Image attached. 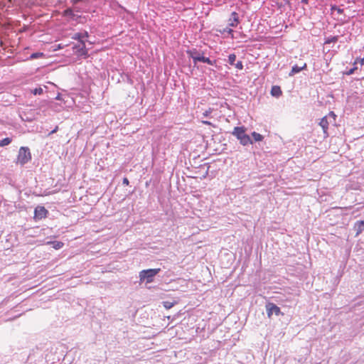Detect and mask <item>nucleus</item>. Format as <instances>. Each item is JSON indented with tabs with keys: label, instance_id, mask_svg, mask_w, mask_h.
Segmentation results:
<instances>
[{
	"label": "nucleus",
	"instance_id": "nucleus-29",
	"mask_svg": "<svg viewBox=\"0 0 364 364\" xmlns=\"http://www.w3.org/2000/svg\"><path fill=\"white\" fill-rule=\"evenodd\" d=\"M123 184L125 185V186H128L129 182V180L127 178H123V181H122Z\"/></svg>",
	"mask_w": 364,
	"mask_h": 364
},
{
	"label": "nucleus",
	"instance_id": "nucleus-28",
	"mask_svg": "<svg viewBox=\"0 0 364 364\" xmlns=\"http://www.w3.org/2000/svg\"><path fill=\"white\" fill-rule=\"evenodd\" d=\"M359 61L360 63L363 65H364V58H361V59H358L357 58L355 62H354V65H355L357 63V62Z\"/></svg>",
	"mask_w": 364,
	"mask_h": 364
},
{
	"label": "nucleus",
	"instance_id": "nucleus-20",
	"mask_svg": "<svg viewBox=\"0 0 364 364\" xmlns=\"http://www.w3.org/2000/svg\"><path fill=\"white\" fill-rule=\"evenodd\" d=\"M338 41V36H332L331 38H328L325 41L326 44H330L331 43H336Z\"/></svg>",
	"mask_w": 364,
	"mask_h": 364
},
{
	"label": "nucleus",
	"instance_id": "nucleus-15",
	"mask_svg": "<svg viewBox=\"0 0 364 364\" xmlns=\"http://www.w3.org/2000/svg\"><path fill=\"white\" fill-rule=\"evenodd\" d=\"M177 301H164L163 302V306H164L165 309H171L173 306H175L176 304H177Z\"/></svg>",
	"mask_w": 364,
	"mask_h": 364
},
{
	"label": "nucleus",
	"instance_id": "nucleus-27",
	"mask_svg": "<svg viewBox=\"0 0 364 364\" xmlns=\"http://www.w3.org/2000/svg\"><path fill=\"white\" fill-rule=\"evenodd\" d=\"M82 40L84 38H87L89 36V34L87 31L81 32Z\"/></svg>",
	"mask_w": 364,
	"mask_h": 364
},
{
	"label": "nucleus",
	"instance_id": "nucleus-6",
	"mask_svg": "<svg viewBox=\"0 0 364 364\" xmlns=\"http://www.w3.org/2000/svg\"><path fill=\"white\" fill-rule=\"evenodd\" d=\"M48 212L43 206H37L34 211V217L37 219H43L47 217Z\"/></svg>",
	"mask_w": 364,
	"mask_h": 364
},
{
	"label": "nucleus",
	"instance_id": "nucleus-17",
	"mask_svg": "<svg viewBox=\"0 0 364 364\" xmlns=\"http://www.w3.org/2000/svg\"><path fill=\"white\" fill-rule=\"evenodd\" d=\"M238 139H240V143L244 146L253 143V141L250 139V138H238Z\"/></svg>",
	"mask_w": 364,
	"mask_h": 364
},
{
	"label": "nucleus",
	"instance_id": "nucleus-14",
	"mask_svg": "<svg viewBox=\"0 0 364 364\" xmlns=\"http://www.w3.org/2000/svg\"><path fill=\"white\" fill-rule=\"evenodd\" d=\"M194 58L196 60H198V61L206 63L211 65H214V63H215V61L211 60L209 58H206V57L201 56V55L200 57H197V58Z\"/></svg>",
	"mask_w": 364,
	"mask_h": 364
},
{
	"label": "nucleus",
	"instance_id": "nucleus-4",
	"mask_svg": "<svg viewBox=\"0 0 364 364\" xmlns=\"http://www.w3.org/2000/svg\"><path fill=\"white\" fill-rule=\"evenodd\" d=\"M266 310H267V316L269 318H271V316H272L273 314H274L277 316H278L279 314H282V313L281 312L280 308L278 307L276 304H274L273 303H267L266 304Z\"/></svg>",
	"mask_w": 364,
	"mask_h": 364
},
{
	"label": "nucleus",
	"instance_id": "nucleus-31",
	"mask_svg": "<svg viewBox=\"0 0 364 364\" xmlns=\"http://www.w3.org/2000/svg\"><path fill=\"white\" fill-rule=\"evenodd\" d=\"M252 136H262L259 134H257L256 132L252 133Z\"/></svg>",
	"mask_w": 364,
	"mask_h": 364
},
{
	"label": "nucleus",
	"instance_id": "nucleus-24",
	"mask_svg": "<svg viewBox=\"0 0 364 364\" xmlns=\"http://www.w3.org/2000/svg\"><path fill=\"white\" fill-rule=\"evenodd\" d=\"M43 53H34L31 55V58L35 59L43 56Z\"/></svg>",
	"mask_w": 364,
	"mask_h": 364
},
{
	"label": "nucleus",
	"instance_id": "nucleus-12",
	"mask_svg": "<svg viewBox=\"0 0 364 364\" xmlns=\"http://www.w3.org/2000/svg\"><path fill=\"white\" fill-rule=\"evenodd\" d=\"M47 245H51L55 250H59L63 247L64 243L60 241H49Z\"/></svg>",
	"mask_w": 364,
	"mask_h": 364
},
{
	"label": "nucleus",
	"instance_id": "nucleus-9",
	"mask_svg": "<svg viewBox=\"0 0 364 364\" xmlns=\"http://www.w3.org/2000/svg\"><path fill=\"white\" fill-rule=\"evenodd\" d=\"M245 133V128L244 127H237L234 129L232 134L236 136H247Z\"/></svg>",
	"mask_w": 364,
	"mask_h": 364
},
{
	"label": "nucleus",
	"instance_id": "nucleus-2",
	"mask_svg": "<svg viewBox=\"0 0 364 364\" xmlns=\"http://www.w3.org/2000/svg\"><path fill=\"white\" fill-rule=\"evenodd\" d=\"M160 269H144L139 272L140 282L146 281V283H151L154 281V277L160 272Z\"/></svg>",
	"mask_w": 364,
	"mask_h": 364
},
{
	"label": "nucleus",
	"instance_id": "nucleus-30",
	"mask_svg": "<svg viewBox=\"0 0 364 364\" xmlns=\"http://www.w3.org/2000/svg\"><path fill=\"white\" fill-rule=\"evenodd\" d=\"M201 122L204 124H208V125H212L211 122H208V121H206V120H202Z\"/></svg>",
	"mask_w": 364,
	"mask_h": 364
},
{
	"label": "nucleus",
	"instance_id": "nucleus-34",
	"mask_svg": "<svg viewBox=\"0 0 364 364\" xmlns=\"http://www.w3.org/2000/svg\"><path fill=\"white\" fill-rule=\"evenodd\" d=\"M309 0H301L302 3L307 4Z\"/></svg>",
	"mask_w": 364,
	"mask_h": 364
},
{
	"label": "nucleus",
	"instance_id": "nucleus-18",
	"mask_svg": "<svg viewBox=\"0 0 364 364\" xmlns=\"http://www.w3.org/2000/svg\"><path fill=\"white\" fill-rule=\"evenodd\" d=\"M72 38L74 39V40H77L80 43H82V41H85L84 40H82L81 33H75L72 36Z\"/></svg>",
	"mask_w": 364,
	"mask_h": 364
},
{
	"label": "nucleus",
	"instance_id": "nucleus-8",
	"mask_svg": "<svg viewBox=\"0 0 364 364\" xmlns=\"http://www.w3.org/2000/svg\"><path fill=\"white\" fill-rule=\"evenodd\" d=\"M307 67V65L306 63H304L302 65L298 66L297 65H295L292 67L291 72L289 73V75H294L296 73H299L300 71L305 70Z\"/></svg>",
	"mask_w": 364,
	"mask_h": 364
},
{
	"label": "nucleus",
	"instance_id": "nucleus-16",
	"mask_svg": "<svg viewBox=\"0 0 364 364\" xmlns=\"http://www.w3.org/2000/svg\"><path fill=\"white\" fill-rule=\"evenodd\" d=\"M217 31L220 33H228V34L231 35L232 38H233V31L231 28H223V29L220 28V29H218Z\"/></svg>",
	"mask_w": 364,
	"mask_h": 364
},
{
	"label": "nucleus",
	"instance_id": "nucleus-33",
	"mask_svg": "<svg viewBox=\"0 0 364 364\" xmlns=\"http://www.w3.org/2000/svg\"><path fill=\"white\" fill-rule=\"evenodd\" d=\"M255 141H260L262 138L258 137V138H254Z\"/></svg>",
	"mask_w": 364,
	"mask_h": 364
},
{
	"label": "nucleus",
	"instance_id": "nucleus-32",
	"mask_svg": "<svg viewBox=\"0 0 364 364\" xmlns=\"http://www.w3.org/2000/svg\"><path fill=\"white\" fill-rule=\"evenodd\" d=\"M223 147H222V148L220 149V150H219L218 149H215V151H222L223 149H225V144H223Z\"/></svg>",
	"mask_w": 364,
	"mask_h": 364
},
{
	"label": "nucleus",
	"instance_id": "nucleus-1",
	"mask_svg": "<svg viewBox=\"0 0 364 364\" xmlns=\"http://www.w3.org/2000/svg\"><path fill=\"white\" fill-rule=\"evenodd\" d=\"M320 125L323 130V133L328 135V129H333L336 127V115L333 112H330L327 115L323 117L321 122Z\"/></svg>",
	"mask_w": 364,
	"mask_h": 364
},
{
	"label": "nucleus",
	"instance_id": "nucleus-23",
	"mask_svg": "<svg viewBox=\"0 0 364 364\" xmlns=\"http://www.w3.org/2000/svg\"><path fill=\"white\" fill-rule=\"evenodd\" d=\"M213 109L212 108H208V109L205 110L203 113V116L204 117H208L213 112Z\"/></svg>",
	"mask_w": 364,
	"mask_h": 364
},
{
	"label": "nucleus",
	"instance_id": "nucleus-21",
	"mask_svg": "<svg viewBox=\"0 0 364 364\" xmlns=\"http://www.w3.org/2000/svg\"><path fill=\"white\" fill-rule=\"evenodd\" d=\"M11 143L10 138H4L2 140L0 141V146H4L6 145H8Z\"/></svg>",
	"mask_w": 364,
	"mask_h": 364
},
{
	"label": "nucleus",
	"instance_id": "nucleus-26",
	"mask_svg": "<svg viewBox=\"0 0 364 364\" xmlns=\"http://www.w3.org/2000/svg\"><path fill=\"white\" fill-rule=\"evenodd\" d=\"M355 70H357V67H356V66H354V67H353V68H351L349 71H348V72L346 73V74H347V75H352V74L355 72Z\"/></svg>",
	"mask_w": 364,
	"mask_h": 364
},
{
	"label": "nucleus",
	"instance_id": "nucleus-5",
	"mask_svg": "<svg viewBox=\"0 0 364 364\" xmlns=\"http://www.w3.org/2000/svg\"><path fill=\"white\" fill-rule=\"evenodd\" d=\"M73 49L76 50L75 53L80 56H84L87 58L89 56L88 51L85 47V42L82 41V43H79L73 47Z\"/></svg>",
	"mask_w": 364,
	"mask_h": 364
},
{
	"label": "nucleus",
	"instance_id": "nucleus-22",
	"mask_svg": "<svg viewBox=\"0 0 364 364\" xmlns=\"http://www.w3.org/2000/svg\"><path fill=\"white\" fill-rule=\"evenodd\" d=\"M32 93L34 95H41L43 93V89L41 87L35 88L33 90H32Z\"/></svg>",
	"mask_w": 364,
	"mask_h": 364
},
{
	"label": "nucleus",
	"instance_id": "nucleus-11",
	"mask_svg": "<svg viewBox=\"0 0 364 364\" xmlns=\"http://www.w3.org/2000/svg\"><path fill=\"white\" fill-rule=\"evenodd\" d=\"M282 94V91L281 87L277 85H274L271 89V95L274 97H279Z\"/></svg>",
	"mask_w": 364,
	"mask_h": 364
},
{
	"label": "nucleus",
	"instance_id": "nucleus-3",
	"mask_svg": "<svg viewBox=\"0 0 364 364\" xmlns=\"http://www.w3.org/2000/svg\"><path fill=\"white\" fill-rule=\"evenodd\" d=\"M31 159V154L28 148L21 147L17 156V163L23 165Z\"/></svg>",
	"mask_w": 364,
	"mask_h": 364
},
{
	"label": "nucleus",
	"instance_id": "nucleus-25",
	"mask_svg": "<svg viewBox=\"0 0 364 364\" xmlns=\"http://www.w3.org/2000/svg\"><path fill=\"white\" fill-rule=\"evenodd\" d=\"M235 67L238 70H242L243 69V64L242 61H238L237 63L234 64Z\"/></svg>",
	"mask_w": 364,
	"mask_h": 364
},
{
	"label": "nucleus",
	"instance_id": "nucleus-10",
	"mask_svg": "<svg viewBox=\"0 0 364 364\" xmlns=\"http://www.w3.org/2000/svg\"><path fill=\"white\" fill-rule=\"evenodd\" d=\"M354 228L356 229V235H360L364 231V220H358L354 224Z\"/></svg>",
	"mask_w": 364,
	"mask_h": 364
},
{
	"label": "nucleus",
	"instance_id": "nucleus-36",
	"mask_svg": "<svg viewBox=\"0 0 364 364\" xmlns=\"http://www.w3.org/2000/svg\"><path fill=\"white\" fill-rule=\"evenodd\" d=\"M70 12H71V11H70V10H66V11H65V13H66V14H68V13H70Z\"/></svg>",
	"mask_w": 364,
	"mask_h": 364
},
{
	"label": "nucleus",
	"instance_id": "nucleus-35",
	"mask_svg": "<svg viewBox=\"0 0 364 364\" xmlns=\"http://www.w3.org/2000/svg\"><path fill=\"white\" fill-rule=\"evenodd\" d=\"M215 138L212 137L210 141H213V143H215Z\"/></svg>",
	"mask_w": 364,
	"mask_h": 364
},
{
	"label": "nucleus",
	"instance_id": "nucleus-19",
	"mask_svg": "<svg viewBox=\"0 0 364 364\" xmlns=\"http://www.w3.org/2000/svg\"><path fill=\"white\" fill-rule=\"evenodd\" d=\"M236 60V55L232 53L228 56V62L230 65H233Z\"/></svg>",
	"mask_w": 364,
	"mask_h": 364
},
{
	"label": "nucleus",
	"instance_id": "nucleus-13",
	"mask_svg": "<svg viewBox=\"0 0 364 364\" xmlns=\"http://www.w3.org/2000/svg\"><path fill=\"white\" fill-rule=\"evenodd\" d=\"M187 54L189 55V57H191L193 59L195 64L197 63L198 60H196L194 58L200 56V55L199 53H198L197 50H188Z\"/></svg>",
	"mask_w": 364,
	"mask_h": 364
},
{
	"label": "nucleus",
	"instance_id": "nucleus-37",
	"mask_svg": "<svg viewBox=\"0 0 364 364\" xmlns=\"http://www.w3.org/2000/svg\"><path fill=\"white\" fill-rule=\"evenodd\" d=\"M208 144L210 146L212 144V142H208Z\"/></svg>",
	"mask_w": 364,
	"mask_h": 364
},
{
	"label": "nucleus",
	"instance_id": "nucleus-7",
	"mask_svg": "<svg viewBox=\"0 0 364 364\" xmlns=\"http://www.w3.org/2000/svg\"><path fill=\"white\" fill-rule=\"evenodd\" d=\"M240 23L238 14L235 11L231 14V17L228 20V25L231 27H236Z\"/></svg>",
	"mask_w": 364,
	"mask_h": 364
}]
</instances>
